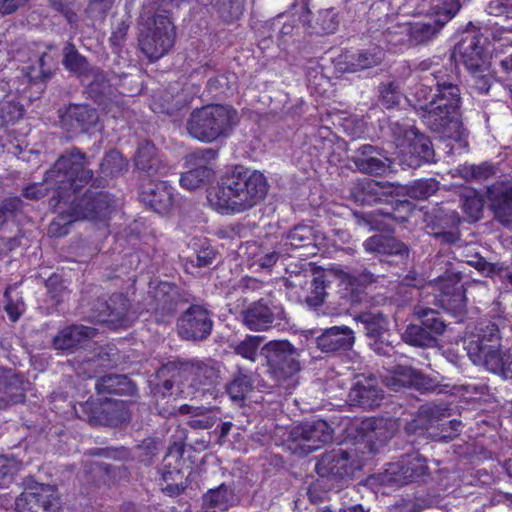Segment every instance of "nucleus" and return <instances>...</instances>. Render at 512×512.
Segmentation results:
<instances>
[{"label":"nucleus","mask_w":512,"mask_h":512,"mask_svg":"<svg viewBox=\"0 0 512 512\" xmlns=\"http://www.w3.org/2000/svg\"><path fill=\"white\" fill-rule=\"evenodd\" d=\"M267 192L268 183L263 173L236 166L220 178L207 198L217 212L235 214L256 206Z\"/></svg>","instance_id":"obj_1"},{"label":"nucleus","mask_w":512,"mask_h":512,"mask_svg":"<svg viewBox=\"0 0 512 512\" xmlns=\"http://www.w3.org/2000/svg\"><path fill=\"white\" fill-rule=\"evenodd\" d=\"M86 165L85 155L73 149L58 158L54 166L46 172L43 182L27 186L23 194L28 199L38 200L52 189L53 198L56 200L71 198L93 177V171Z\"/></svg>","instance_id":"obj_2"},{"label":"nucleus","mask_w":512,"mask_h":512,"mask_svg":"<svg viewBox=\"0 0 512 512\" xmlns=\"http://www.w3.org/2000/svg\"><path fill=\"white\" fill-rule=\"evenodd\" d=\"M460 89L455 82H447L438 76L437 93H434L429 103L420 105L416 114L425 126L443 137L462 141L465 129L459 120Z\"/></svg>","instance_id":"obj_3"},{"label":"nucleus","mask_w":512,"mask_h":512,"mask_svg":"<svg viewBox=\"0 0 512 512\" xmlns=\"http://www.w3.org/2000/svg\"><path fill=\"white\" fill-rule=\"evenodd\" d=\"M70 198L57 200L53 206L57 208L58 217L49 225L48 233L54 237L64 236L68 233V226L77 220L87 219L91 221L105 220L112 207L111 198L105 193H85L79 199L71 201L68 210L62 208V202L66 203Z\"/></svg>","instance_id":"obj_4"},{"label":"nucleus","mask_w":512,"mask_h":512,"mask_svg":"<svg viewBox=\"0 0 512 512\" xmlns=\"http://www.w3.org/2000/svg\"><path fill=\"white\" fill-rule=\"evenodd\" d=\"M237 122V111L231 106L207 105L191 112L186 129L194 139L210 143L227 135Z\"/></svg>","instance_id":"obj_5"},{"label":"nucleus","mask_w":512,"mask_h":512,"mask_svg":"<svg viewBox=\"0 0 512 512\" xmlns=\"http://www.w3.org/2000/svg\"><path fill=\"white\" fill-rule=\"evenodd\" d=\"M389 130L403 163L409 167H418L422 162L433 160L434 150L431 141L420 133L410 120H391Z\"/></svg>","instance_id":"obj_6"},{"label":"nucleus","mask_w":512,"mask_h":512,"mask_svg":"<svg viewBox=\"0 0 512 512\" xmlns=\"http://www.w3.org/2000/svg\"><path fill=\"white\" fill-rule=\"evenodd\" d=\"M63 64L65 68L87 82L88 93L96 102L105 103V99L112 94L110 85L103 73L89 66L86 59L81 56L73 44H67L64 48Z\"/></svg>","instance_id":"obj_7"},{"label":"nucleus","mask_w":512,"mask_h":512,"mask_svg":"<svg viewBox=\"0 0 512 512\" xmlns=\"http://www.w3.org/2000/svg\"><path fill=\"white\" fill-rule=\"evenodd\" d=\"M332 430L324 420H315L296 425L288 436L289 449L300 455H307L331 441Z\"/></svg>","instance_id":"obj_8"},{"label":"nucleus","mask_w":512,"mask_h":512,"mask_svg":"<svg viewBox=\"0 0 512 512\" xmlns=\"http://www.w3.org/2000/svg\"><path fill=\"white\" fill-rule=\"evenodd\" d=\"M174 37V26L169 17L159 14L152 20V25L141 31L139 44L142 52L151 61H155L171 49Z\"/></svg>","instance_id":"obj_9"},{"label":"nucleus","mask_w":512,"mask_h":512,"mask_svg":"<svg viewBox=\"0 0 512 512\" xmlns=\"http://www.w3.org/2000/svg\"><path fill=\"white\" fill-rule=\"evenodd\" d=\"M460 10L458 0H445L438 8L435 18L426 21L408 23L402 26V33L409 34L411 44H424L433 40L443 26L450 21Z\"/></svg>","instance_id":"obj_10"},{"label":"nucleus","mask_w":512,"mask_h":512,"mask_svg":"<svg viewBox=\"0 0 512 512\" xmlns=\"http://www.w3.org/2000/svg\"><path fill=\"white\" fill-rule=\"evenodd\" d=\"M262 353L278 381L288 379L300 370L296 349L288 341H270L264 345Z\"/></svg>","instance_id":"obj_11"},{"label":"nucleus","mask_w":512,"mask_h":512,"mask_svg":"<svg viewBox=\"0 0 512 512\" xmlns=\"http://www.w3.org/2000/svg\"><path fill=\"white\" fill-rule=\"evenodd\" d=\"M179 300L178 289L168 282L150 283L146 298V310L154 315L156 322H167L176 312Z\"/></svg>","instance_id":"obj_12"},{"label":"nucleus","mask_w":512,"mask_h":512,"mask_svg":"<svg viewBox=\"0 0 512 512\" xmlns=\"http://www.w3.org/2000/svg\"><path fill=\"white\" fill-rule=\"evenodd\" d=\"M244 325L252 331H266L279 325L285 318V311L279 304L261 299L253 302L242 313Z\"/></svg>","instance_id":"obj_13"},{"label":"nucleus","mask_w":512,"mask_h":512,"mask_svg":"<svg viewBox=\"0 0 512 512\" xmlns=\"http://www.w3.org/2000/svg\"><path fill=\"white\" fill-rule=\"evenodd\" d=\"M354 446L365 443L369 454H374L378 446L383 445L393 435L392 424L384 418H366L356 426Z\"/></svg>","instance_id":"obj_14"},{"label":"nucleus","mask_w":512,"mask_h":512,"mask_svg":"<svg viewBox=\"0 0 512 512\" xmlns=\"http://www.w3.org/2000/svg\"><path fill=\"white\" fill-rule=\"evenodd\" d=\"M180 374L184 379L181 392L187 396L195 394L202 387L212 385L218 378V371L212 365L200 360L182 363Z\"/></svg>","instance_id":"obj_15"},{"label":"nucleus","mask_w":512,"mask_h":512,"mask_svg":"<svg viewBox=\"0 0 512 512\" xmlns=\"http://www.w3.org/2000/svg\"><path fill=\"white\" fill-rule=\"evenodd\" d=\"M427 472L426 461L418 452L406 454L398 462L389 463L386 468L387 480L398 485L422 478Z\"/></svg>","instance_id":"obj_16"},{"label":"nucleus","mask_w":512,"mask_h":512,"mask_svg":"<svg viewBox=\"0 0 512 512\" xmlns=\"http://www.w3.org/2000/svg\"><path fill=\"white\" fill-rule=\"evenodd\" d=\"M460 276L455 273L439 278L437 296L441 307L454 316H462L466 311V297Z\"/></svg>","instance_id":"obj_17"},{"label":"nucleus","mask_w":512,"mask_h":512,"mask_svg":"<svg viewBox=\"0 0 512 512\" xmlns=\"http://www.w3.org/2000/svg\"><path fill=\"white\" fill-rule=\"evenodd\" d=\"M214 156L215 152L212 149H203L190 153L186 157V163L188 165H195V167L182 174L180 178L181 187L194 191L206 185L213 177V170L204 161Z\"/></svg>","instance_id":"obj_18"},{"label":"nucleus","mask_w":512,"mask_h":512,"mask_svg":"<svg viewBox=\"0 0 512 512\" xmlns=\"http://www.w3.org/2000/svg\"><path fill=\"white\" fill-rule=\"evenodd\" d=\"M212 329V320L206 309L191 306L178 320V333L186 340H202Z\"/></svg>","instance_id":"obj_19"},{"label":"nucleus","mask_w":512,"mask_h":512,"mask_svg":"<svg viewBox=\"0 0 512 512\" xmlns=\"http://www.w3.org/2000/svg\"><path fill=\"white\" fill-rule=\"evenodd\" d=\"M487 197L495 217L512 229V180L497 181L488 187Z\"/></svg>","instance_id":"obj_20"},{"label":"nucleus","mask_w":512,"mask_h":512,"mask_svg":"<svg viewBox=\"0 0 512 512\" xmlns=\"http://www.w3.org/2000/svg\"><path fill=\"white\" fill-rule=\"evenodd\" d=\"M140 200L156 213L166 214L174 205L173 188L165 181H150L143 186Z\"/></svg>","instance_id":"obj_21"},{"label":"nucleus","mask_w":512,"mask_h":512,"mask_svg":"<svg viewBox=\"0 0 512 512\" xmlns=\"http://www.w3.org/2000/svg\"><path fill=\"white\" fill-rule=\"evenodd\" d=\"M470 360L489 372L500 375L503 379H512V355L508 350H503L501 344L478 356L470 357Z\"/></svg>","instance_id":"obj_22"},{"label":"nucleus","mask_w":512,"mask_h":512,"mask_svg":"<svg viewBox=\"0 0 512 512\" xmlns=\"http://www.w3.org/2000/svg\"><path fill=\"white\" fill-rule=\"evenodd\" d=\"M354 406L372 409L380 405L384 393L376 377L369 375L354 376Z\"/></svg>","instance_id":"obj_23"},{"label":"nucleus","mask_w":512,"mask_h":512,"mask_svg":"<svg viewBox=\"0 0 512 512\" xmlns=\"http://www.w3.org/2000/svg\"><path fill=\"white\" fill-rule=\"evenodd\" d=\"M98 122L95 109L87 105L72 104L61 115V124L68 132H87Z\"/></svg>","instance_id":"obj_24"},{"label":"nucleus","mask_w":512,"mask_h":512,"mask_svg":"<svg viewBox=\"0 0 512 512\" xmlns=\"http://www.w3.org/2000/svg\"><path fill=\"white\" fill-rule=\"evenodd\" d=\"M501 333L498 326L489 323L484 327H479L477 332L464 340V349L468 357H475L488 349L496 348L501 344Z\"/></svg>","instance_id":"obj_25"},{"label":"nucleus","mask_w":512,"mask_h":512,"mask_svg":"<svg viewBox=\"0 0 512 512\" xmlns=\"http://www.w3.org/2000/svg\"><path fill=\"white\" fill-rule=\"evenodd\" d=\"M350 453L342 448L333 449L316 463V472L320 477H343L351 468Z\"/></svg>","instance_id":"obj_26"},{"label":"nucleus","mask_w":512,"mask_h":512,"mask_svg":"<svg viewBox=\"0 0 512 512\" xmlns=\"http://www.w3.org/2000/svg\"><path fill=\"white\" fill-rule=\"evenodd\" d=\"M354 164L359 171L371 175H383L390 168V160L381 155L371 145H363L357 149Z\"/></svg>","instance_id":"obj_27"},{"label":"nucleus","mask_w":512,"mask_h":512,"mask_svg":"<svg viewBox=\"0 0 512 512\" xmlns=\"http://www.w3.org/2000/svg\"><path fill=\"white\" fill-rule=\"evenodd\" d=\"M456 51L471 72L479 71L485 63V52L478 35H467L457 44Z\"/></svg>","instance_id":"obj_28"},{"label":"nucleus","mask_w":512,"mask_h":512,"mask_svg":"<svg viewBox=\"0 0 512 512\" xmlns=\"http://www.w3.org/2000/svg\"><path fill=\"white\" fill-rule=\"evenodd\" d=\"M96 329L83 325H73L62 329L53 339V346L56 350L68 352L76 346L81 345L87 339L93 338Z\"/></svg>","instance_id":"obj_29"},{"label":"nucleus","mask_w":512,"mask_h":512,"mask_svg":"<svg viewBox=\"0 0 512 512\" xmlns=\"http://www.w3.org/2000/svg\"><path fill=\"white\" fill-rule=\"evenodd\" d=\"M446 411V408L436 404H424L419 408L416 418L407 423L405 430L408 434L423 435L446 415Z\"/></svg>","instance_id":"obj_30"},{"label":"nucleus","mask_w":512,"mask_h":512,"mask_svg":"<svg viewBox=\"0 0 512 512\" xmlns=\"http://www.w3.org/2000/svg\"><path fill=\"white\" fill-rule=\"evenodd\" d=\"M134 161L136 167L148 176L164 175L167 171V167L157 157L154 144L148 141L138 146Z\"/></svg>","instance_id":"obj_31"},{"label":"nucleus","mask_w":512,"mask_h":512,"mask_svg":"<svg viewBox=\"0 0 512 512\" xmlns=\"http://www.w3.org/2000/svg\"><path fill=\"white\" fill-rule=\"evenodd\" d=\"M363 246L367 252L399 255L401 257L408 255L407 246L390 235H373L363 243Z\"/></svg>","instance_id":"obj_32"},{"label":"nucleus","mask_w":512,"mask_h":512,"mask_svg":"<svg viewBox=\"0 0 512 512\" xmlns=\"http://www.w3.org/2000/svg\"><path fill=\"white\" fill-rule=\"evenodd\" d=\"M111 304L107 305L108 313H100L97 321L107 323L113 328L127 327L133 321L127 309V300L122 295L110 299Z\"/></svg>","instance_id":"obj_33"},{"label":"nucleus","mask_w":512,"mask_h":512,"mask_svg":"<svg viewBox=\"0 0 512 512\" xmlns=\"http://www.w3.org/2000/svg\"><path fill=\"white\" fill-rule=\"evenodd\" d=\"M236 497L233 491L222 484L215 489H211L203 497L204 512H223L234 505Z\"/></svg>","instance_id":"obj_34"},{"label":"nucleus","mask_w":512,"mask_h":512,"mask_svg":"<svg viewBox=\"0 0 512 512\" xmlns=\"http://www.w3.org/2000/svg\"><path fill=\"white\" fill-rule=\"evenodd\" d=\"M25 382L11 370L0 368V400L18 402L22 398Z\"/></svg>","instance_id":"obj_35"},{"label":"nucleus","mask_w":512,"mask_h":512,"mask_svg":"<svg viewBox=\"0 0 512 512\" xmlns=\"http://www.w3.org/2000/svg\"><path fill=\"white\" fill-rule=\"evenodd\" d=\"M314 276L310 270L292 271L285 278V287L290 300L302 303Z\"/></svg>","instance_id":"obj_36"},{"label":"nucleus","mask_w":512,"mask_h":512,"mask_svg":"<svg viewBox=\"0 0 512 512\" xmlns=\"http://www.w3.org/2000/svg\"><path fill=\"white\" fill-rule=\"evenodd\" d=\"M438 76H442L447 82H455L454 75L449 73L447 68L432 71L429 75L423 76L419 83L414 86L413 95L417 101H426L431 95L433 87L435 88V93H437Z\"/></svg>","instance_id":"obj_37"},{"label":"nucleus","mask_w":512,"mask_h":512,"mask_svg":"<svg viewBox=\"0 0 512 512\" xmlns=\"http://www.w3.org/2000/svg\"><path fill=\"white\" fill-rule=\"evenodd\" d=\"M351 334L349 326H333L326 329L317 339L318 347L325 352L340 349L344 345L345 336Z\"/></svg>","instance_id":"obj_38"},{"label":"nucleus","mask_w":512,"mask_h":512,"mask_svg":"<svg viewBox=\"0 0 512 512\" xmlns=\"http://www.w3.org/2000/svg\"><path fill=\"white\" fill-rule=\"evenodd\" d=\"M314 241L312 228L307 225H298L288 233L281 246L283 249H288L291 255L293 250L309 247L314 244Z\"/></svg>","instance_id":"obj_39"},{"label":"nucleus","mask_w":512,"mask_h":512,"mask_svg":"<svg viewBox=\"0 0 512 512\" xmlns=\"http://www.w3.org/2000/svg\"><path fill=\"white\" fill-rule=\"evenodd\" d=\"M461 207L469 222L480 220L483 214L484 200L473 189H466L460 196Z\"/></svg>","instance_id":"obj_40"},{"label":"nucleus","mask_w":512,"mask_h":512,"mask_svg":"<svg viewBox=\"0 0 512 512\" xmlns=\"http://www.w3.org/2000/svg\"><path fill=\"white\" fill-rule=\"evenodd\" d=\"M359 330L371 339L382 338L385 332L386 321L380 314L366 313L354 317Z\"/></svg>","instance_id":"obj_41"},{"label":"nucleus","mask_w":512,"mask_h":512,"mask_svg":"<svg viewBox=\"0 0 512 512\" xmlns=\"http://www.w3.org/2000/svg\"><path fill=\"white\" fill-rule=\"evenodd\" d=\"M333 282L337 287V293L339 298L343 301L340 303V310L337 314L342 312H349L352 307V277L349 273H346L340 269H336L332 272Z\"/></svg>","instance_id":"obj_42"},{"label":"nucleus","mask_w":512,"mask_h":512,"mask_svg":"<svg viewBox=\"0 0 512 512\" xmlns=\"http://www.w3.org/2000/svg\"><path fill=\"white\" fill-rule=\"evenodd\" d=\"M180 412L182 414H191L188 424L194 429L211 428L217 420L216 415L211 410L203 407L183 405L180 407Z\"/></svg>","instance_id":"obj_43"},{"label":"nucleus","mask_w":512,"mask_h":512,"mask_svg":"<svg viewBox=\"0 0 512 512\" xmlns=\"http://www.w3.org/2000/svg\"><path fill=\"white\" fill-rule=\"evenodd\" d=\"M415 315L421 320V324L429 331V334L436 340L438 335L444 333L446 323L439 312L429 308L415 307Z\"/></svg>","instance_id":"obj_44"},{"label":"nucleus","mask_w":512,"mask_h":512,"mask_svg":"<svg viewBox=\"0 0 512 512\" xmlns=\"http://www.w3.org/2000/svg\"><path fill=\"white\" fill-rule=\"evenodd\" d=\"M405 343L415 347H431L436 341L422 325L410 324L402 334Z\"/></svg>","instance_id":"obj_45"},{"label":"nucleus","mask_w":512,"mask_h":512,"mask_svg":"<svg viewBox=\"0 0 512 512\" xmlns=\"http://www.w3.org/2000/svg\"><path fill=\"white\" fill-rule=\"evenodd\" d=\"M253 381L249 375L239 373L227 385V393L234 402H242L245 397L252 391Z\"/></svg>","instance_id":"obj_46"},{"label":"nucleus","mask_w":512,"mask_h":512,"mask_svg":"<svg viewBox=\"0 0 512 512\" xmlns=\"http://www.w3.org/2000/svg\"><path fill=\"white\" fill-rule=\"evenodd\" d=\"M249 248L255 257L253 265L257 264L260 268L265 269L271 268L277 262L279 256H290L289 250L283 249L281 245L278 251L263 250L256 244L250 245Z\"/></svg>","instance_id":"obj_47"},{"label":"nucleus","mask_w":512,"mask_h":512,"mask_svg":"<svg viewBox=\"0 0 512 512\" xmlns=\"http://www.w3.org/2000/svg\"><path fill=\"white\" fill-rule=\"evenodd\" d=\"M36 501L42 506L44 512H64L60 507L57 491L53 486L42 485L40 492L33 494Z\"/></svg>","instance_id":"obj_48"},{"label":"nucleus","mask_w":512,"mask_h":512,"mask_svg":"<svg viewBox=\"0 0 512 512\" xmlns=\"http://www.w3.org/2000/svg\"><path fill=\"white\" fill-rule=\"evenodd\" d=\"M326 285L323 276H314L308 287L303 302L310 308H317L323 304L326 297Z\"/></svg>","instance_id":"obj_49"},{"label":"nucleus","mask_w":512,"mask_h":512,"mask_svg":"<svg viewBox=\"0 0 512 512\" xmlns=\"http://www.w3.org/2000/svg\"><path fill=\"white\" fill-rule=\"evenodd\" d=\"M262 341V336L247 335L245 339L235 345L234 352L246 360L255 362Z\"/></svg>","instance_id":"obj_50"},{"label":"nucleus","mask_w":512,"mask_h":512,"mask_svg":"<svg viewBox=\"0 0 512 512\" xmlns=\"http://www.w3.org/2000/svg\"><path fill=\"white\" fill-rule=\"evenodd\" d=\"M5 297V311L7 312L11 321H17L25 311V304L22 297L14 287H8L4 294Z\"/></svg>","instance_id":"obj_51"},{"label":"nucleus","mask_w":512,"mask_h":512,"mask_svg":"<svg viewBox=\"0 0 512 512\" xmlns=\"http://www.w3.org/2000/svg\"><path fill=\"white\" fill-rule=\"evenodd\" d=\"M439 188V183L435 179H418L407 187V194L415 199H427L432 196Z\"/></svg>","instance_id":"obj_52"},{"label":"nucleus","mask_w":512,"mask_h":512,"mask_svg":"<svg viewBox=\"0 0 512 512\" xmlns=\"http://www.w3.org/2000/svg\"><path fill=\"white\" fill-rule=\"evenodd\" d=\"M127 168V162L122 155L116 151H109L100 164L101 173L105 176H114Z\"/></svg>","instance_id":"obj_53"},{"label":"nucleus","mask_w":512,"mask_h":512,"mask_svg":"<svg viewBox=\"0 0 512 512\" xmlns=\"http://www.w3.org/2000/svg\"><path fill=\"white\" fill-rule=\"evenodd\" d=\"M383 57L384 52L378 46H374L361 51L358 54L356 63H354V72L357 70L369 69L379 65L382 62Z\"/></svg>","instance_id":"obj_54"},{"label":"nucleus","mask_w":512,"mask_h":512,"mask_svg":"<svg viewBox=\"0 0 512 512\" xmlns=\"http://www.w3.org/2000/svg\"><path fill=\"white\" fill-rule=\"evenodd\" d=\"M380 101L385 108H393L399 104L403 94L400 83L390 81L379 86Z\"/></svg>","instance_id":"obj_55"},{"label":"nucleus","mask_w":512,"mask_h":512,"mask_svg":"<svg viewBox=\"0 0 512 512\" xmlns=\"http://www.w3.org/2000/svg\"><path fill=\"white\" fill-rule=\"evenodd\" d=\"M127 382L128 379L124 375H107L97 381L96 389L99 393L122 394L126 391L122 386Z\"/></svg>","instance_id":"obj_56"},{"label":"nucleus","mask_w":512,"mask_h":512,"mask_svg":"<svg viewBox=\"0 0 512 512\" xmlns=\"http://www.w3.org/2000/svg\"><path fill=\"white\" fill-rule=\"evenodd\" d=\"M364 220L368 225H370L371 229L387 232L393 230L394 218L388 212L374 210L370 213H367Z\"/></svg>","instance_id":"obj_57"},{"label":"nucleus","mask_w":512,"mask_h":512,"mask_svg":"<svg viewBox=\"0 0 512 512\" xmlns=\"http://www.w3.org/2000/svg\"><path fill=\"white\" fill-rule=\"evenodd\" d=\"M23 115L22 106L10 99H4L0 102V123H14Z\"/></svg>","instance_id":"obj_58"},{"label":"nucleus","mask_w":512,"mask_h":512,"mask_svg":"<svg viewBox=\"0 0 512 512\" xmlns=\"http://www.w3.org/2000/svg\"><path fill=\"white\" fill-rule=\"evenodd\" d=\"M338 25H339L338 16L334 12V10L333 9H325V10L319 11L317 19H316V26L314 28L323 33L331 34L337 30Z\"/></svg>","instance_id":"obj_59"},{"label":"nucleus","mask_w":512,"mask_h":512,"mask_svg":"<svg viewBox=\"0 0 512 512\" xmlns=\"http://www.w3.org/2000/svg\"><path fill=\"white\" fill-rule=\"evenodd\" d=\"M19 469L20 465L17 461L0 456V487L7 486Z\"/></svg>","instance_id":"obj_60"},{"label":"nucleus","mask_w":512,"mask_h":512,"mask_svg":"<svg viewBox=\"0 0 512 512\" xmlns=\"http://www.w3.org/2000/svg\"><path fill=\"white\" fill-rule=\"evenodd\" d=\"M408 25V23L397 24L387 28L385 31V38L388 43L393 46L404 45L409 42V34L402 33V26Z\"/></svg>","instance_id":"obj_61"},{"label":"nucleus","mask_w":512,"mask_h":512,"mask_svg":"<svg viewBox=\"0 0 512 512\" xmlns=\"http://www.w3.org/2000/svg\"><path fill=\"white\" fill-rule=\"evenodd\" d=\"M441 440L450 441L458 436L462 429V422L457 419L450 420L441 424Z\"/></svg>","instance_id":"obj_62"},{"label":"nucleus","mask_w":512,"mask_h":512,"mask_svg":"<svg viewBox=\"0 0 512 512\" xmlns=\"http://www.w3.org/2000/svg\"><path fill=\"white\" fill-rule=\"evenodd\" d=\"M215 258V251L208 245L203 243L201 248L196 252L195 264L198 267L210 265Z\"/></svg>","instance_id":"obj_63"},{"label":"nucleus","mask_w":512,"mask_h":512,"mask_svg":"<svg viewBox=\"0 0 512 512\" xmlns=\"http://www.w3.org/2000/svg\"><path fill=\"white\" fill-rule=\"evenodd\" d=\"M488 12L494 16L512 12V0H493L489 3Z\"/></svg>","instance_id":"obj_64"}]
</instances>
